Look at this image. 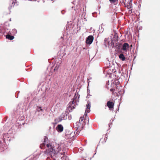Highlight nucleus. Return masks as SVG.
<instances>
[{
    "label": "nucleus",
    "instance_id": "nucleus-15",
    "mask_svg": "<svg viewBox=\"0 0 160 160\" xmlns=\"http://www.w3.org/2000/svg\"><path fill=\"white\" fill-rule=\"evenodd\" d=\"M45 145V144L44 143H42L41 144L40 146V148H41V149H42L43 148V147H44Z\"/></svg>",
    "mask_w": 160,
    "mask_h": 160
},
{
    "label": "nucleus",
    "instance_id": "nucleus-6",
    "mask_svg": "<svg viewBox=\"0 0 160 160\" xmlns=\"http://www.w3.org/2000/svg\"><path fill=\"white\" fill-rule=\"evenodd\" d=\"M114 103L111 101H108L107 103V106L108 107L110 110H111L114 108Z\"/></svg>",
    "mask_w": 160,
    "mask_h": 160
},
{
    "label": "nucleus",
    "instance_id": "nucleus-12",
    "mask_svg": "<svg viewBox=\"0 0 160 160\" xmlns=\"http://www.w3.org/2000/svg\"><path fill=\"white\" fill-rule=\"evenodd\" d=\"M132 1L131 0L129 2H128L127 6H126L127 7V8L128 9L130 8H131L132 4L131 3Z\"/></svg>",
    "mask_w": 160,
    "mask_h": 160
},
{
    "label": "nucleus",
    "instance_id": "nucleus-5",
    "mask_svg": "<svg viewBox=\"0 0 160 160\" xmlns=\"http://www.w3.org/2000/svg\"><path fill=\"white\" fill-rule=\"evenodd\" d=\"M84 117H81V124H82V129H84L85 128V126L86 123V121L85 119H84Z\"/></svg>",
    "mask_w": 160,
    "mask_h": 160
},
{
    "label": "nucleus",
    "instance_id": "nucleus-14",
    "mask_svg": "<svg viewBox=\"0 0 160 160\" xmlns=\"http://www.w3.org/2000/svg\"><path fill=\"white\" fill-rule=\"evenodd\" d=\"M110 91L111 92H112V95H114V92L115 91V89L113 88H111L110 90Z\"/></svg>",
    "mask_w": 160,
    "mask_h": 160
},
{
    "label": "nucleus",
    "instance_id": "nucleus-17",
    "mask_svg": "<svg viewBox=\"0 0 160 160\" xmlns=\"http://www.w3.org/2000/svg\"><path fill=\"white\" fill-rule=\"evenodd\" d=\"M46 138L45 139H44V142H45V141L46 140Z\"/></svg>",
    "mask_w": 160,
    "mask_h": 160
},
{
    "label": "nucleus",
    "instance_id": "nucleus-3",
    "mask_svg": "<svg viewBox=\"0 0 160 160\" xmlns=\"http://www.w3.org/2000/svg\"><path fill=\"white\" fill-rule=\"evenodd\" d=\"M79 95L78 94V93L77 94H75L72 103H73V102H75V103H76L77 104L78 103H79Z\"/></svg>",
    "mask_w": 160,
    "mask_h": 160
},
{
    "label": "nucleus",
    "instance_id": "nucleus-7",
    "mask_svg": "<svg viewBox=\"0 0 160 160\" xmlns=\"http://www.w3.org/2000/svg\"><path fill=\"white\" fill-rule=\"evenodd\" d=\"M129 47V45L127 43H124L122 46V50L127 51Z\"/></svg>",
    "mask_w": 160,
    "mask_h": 160
},
{
    "label": "nucleus",
    "instance_id": "nucleus-18",
    "mask_svg": "<svg viewBox=\"0 0 160 160\" xmlns=\"http://www.w3.org/2000/svg\"><path fill=\"white\" fill-rule=\"evenodd\" d=\"M130 46H131V47H132V45H131Z\"/></svg>",
    "mask_w": 160,
    "mask_h": 160
},
{
    "label": "nucleus",
    "instance_id": "nucleus-11",
    "mask_svg": "<svg viewBox=\"0 0 160 160\" xmlns=\"http://www.w3.org/2000/svg\"><path fill=\"white\" fill-rule=\"evenodd\" d=\"M6 38L10 40H12L14 38V37L12 36H11L9 34H8L6 35Z\"/></svg>",
    "mask_w": 160,
    "mask_h": 160
},
{
    "label": "nucleus",
    "instance_id": "nucleus-16",
    "mask_svg": "<svg viewBox=\"0 0 160 160\" xmlns=\"http://www.w3.org/2000/svg\"><path fill=\"white\" fill-rule=\"evenodd\" d=\"M58 151H59L60 150V147L59 146L58 148Z\"/></svg>",
    "mask_w": 160,
    "mask_h": 160
},
{
    "label": "nucleus",
    "instance_id": "nucleus-4",
    "mask_svg": "<svg viewBox=\"0 0 160 160\" xmlns=\"http://www.w3.org/2000/svg\"><path fill=\"white\" fill-rule=\"evenodd\" d=\"M80 122H77L74 124V128L76 129V131H77L76 133H78V134H79V131L80 130Z\"/></svg>",
    "mask_w": 160,
    "mask_h": 160
},
{
    "label": "nucleus",
    "instance_id": "nucleus-8",
    "mask_svg": "<svg viewBox=\"0 0 160 160\" xmlns=\"http://www.w3.org/2000/svg\"><path fill=\"white\" fill-rule=\"evenodd\" d=\"M87 108H86V110L85 112L84 115H85V117H86L87 114H86V112H90V108L91 107V105L90 102H88V104L86 106Z\"/></svg>",
    "mask_w": 160,
    "mask_h": 160
},
{
    "label": "nucleus",
    "instance_id": "nucleus-10",
    "mask_svg": "<svg viewBox=\"0 0 160 160\" xmlns=\"http://www.w3.org/2000/svg\"><path fill=\"white\" fill-rule=\"evenodd\" d=\"M119 58L122 61H124L126 59V58L123 53H121L119 55Z\"/></svg>",
    "mask_w": 160,
    "mask_h": 160
},
{
    "label": "nucleus",
    "instance_id": "nucleus-2",
    "mask_svg": "<svg viewBox=\"0 0 160 160\" xmlns=\"http://www.w3.org/2000/svg\"><path fill=\"white\" fill-rule=\"evenodd\" d=\"M47 147L48 148V149L46 150V152H47L49 153L53 151V148L50 143L47 144Z\"/></svg>",
    "mask_w": 160,
    "mask_h": 160
},
{
    "label": "nucleus",
    "instance_id": "nucleus-9",
    "mask_svg": "<svg viewBox=\"0 0 160 160\" xmlns=\"http://www.w3.org/2000/svg\"><path fill=\"white\" fill-rule=\"evenodd\" d=\"M57 130L59 132H62L63 130V127L61 125H58L56 128Z\"/></svg>",
    "mask_w": 160,
    "mask_h": 160
},
{
    "label": "nucleus",
    "instance_id": "nucleus-1",
    "mask_svg": "<svg viewBox=\"0 0 160 160\" xmlns=\"http://www.w3.org/2000/svg\"><path fill=\"white\" fill-rule=\"evenodd\" d=\"M93 39L94 38L93 36L91 35L89 36L86 40V43L88 44H90L92 43Z\"/></svg>",
    "mask_w": 160,
    "mask_h": 160
},
{
    "label": "nucleus",
    "instance_id": "nucleus-13",
    "mask_svg": "<svg viewBox=\"0 0 160 160\" xmlns=\"http://www.w3.org/2000/svg\"><path fill=\"white\" fill-rule=\"evenodd\" d=\"M110 2L111 3L115 4L117 3L118 2V0H109Z\"/></svg>",
    "mask_w": 160,
    "mask_h": 160
},
{
    "label": "nucleus",
    "instance_id": "nucleus-19",
    "mask_svg": "<svg viewBox=\"0 0 160 160\" xmlns=\"http://www.w3.org/2000/svg\"><path fill=\"white\" fill-rule=\"evenodd\" d=\"M86 160V159H85V160Z\"/></svg>",
    "mask_w": 160,
    "mask_h": 160
}]
</instances>
